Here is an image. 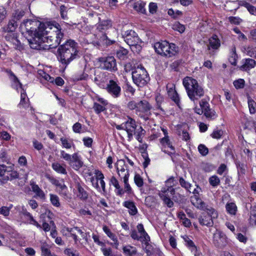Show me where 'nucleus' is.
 I'll return each instance as SVG.
<instances>
[{"label":"nucleus","instance_id":"f257e3e1","mask_svg":"<svg viewBox=\"0 0 256 256\" xmlns=\"http://www.w3.org/2000/svg\"><path fill=\"white\" fill-rule=\"evenodd\" d=\"M22 28L30 36L28 40L33 49L55 48L60 44L64 36L57 23H42L28 20L24 22Z\"/></svg>","mask_w":256,"mask_h":256},{"label":"nucleus","instance_id":"f03ea898","mask_svg":"<svg viewBox=\"0 0 256 256\" xmlns=\"http://www.w3.org/2000/svg\"><path fill=\"white\" fill-rule=\"evenodd\" d=\"M58 59L64 64L68 65L75 59L78 55V45L74 40H69L58 48Z\"/></svg>","mask_w":256,"mask_h":256},{"label":"nucleus","instance_id":"7ed1b4c3","mask_svg":"<svg viewBox=\"0 0 256 256\" xmlns=\"http://www.w3.org/2000/svg\"><path fill=\"white\" fill-rule=\"evenodd\" d=\"M182 83L188 98L192 101L198 100L204 96V89L195 79L186 77L184 79Z\"/></svg>","mask_w":256,"mask_h":256},{"label":"nucleus","instance_id":"20e7f679","mask_svg":"<svg viewBox=\"0 0 256 256\" xmlns=\"http://www.w3.org/2000/svg\"><path fill=\"white\" fill-rule=\"evenodd\" d=\"M122 37L132 51L137 53L140 51L142 41L134 31L132 30L126 31L122 34Z\"/></svg>","mask_w":256,"mask_h":256},{"label":"nucleus","instance_id":"39448f33","mask_svg":"<svg viewBox=\"0 0 256 256\" xmlns=\"http://www.w3.org/2000/svg\"><path fill=\"white\" fill-rule=\"evenodd\" d=\"M132 78L134 83L140 87L147 84L150 79L147 72L142 66H138L132 71Z\"/></svg>","mask_w":256,"mask_h":256},{"label":"nucleus","instance_id":"423d86ee","mask_svg":"<svg viewBox=\"0 0 256 256\" xmlns=\"http://www.w3.org/2000/svg\"><path fill=\"white\" fill-rule=\"evenodd\" d=\"M116 128L118 130H125L128 134V140H132L134 132L136 130V124L134 120L129 118L128 120L121 124H116Z\"/></svg>","mask_w":256,"mask_h":256},{"label":"nucleus","instance_id":"0eeeda50","mask_svg":"<svg viewBox=\"0 0 256 256\" xmlns=\"http://www.w3.org/2000/svg\"><path fill=\"white\" fill-rule=\"evenodd\" d=\"M100 67L103 69L111 72L117 70L116 60L113 56L100 58H99Z\"/></svg>","mask_w":256,"mask_h":256},{"label":"nucleus","instance_id":"6e6552de","mask_svg":"<svg viewBox=\"0 0 256 256\" xmlns=\"http://www.w3.org/2000/svg\"><path fill=\"white\" fill-rule=\"evenodd\" d=\"M162 130L163 132L164 136L160 139V142L162 148V150L166 153V148H170L172 152H170L169 154H174V148L172 146V144L170 141L168 135V131L166 129L164 128H162Z\"/></svg>","mask_w":256,"mask_h":256},{"label":"nucleus","instance_id":"1a4fd4ad","mask_svg":"<svg viewBox=\"0 0 256 256\" xmlns=\"http://www.w3.org/2000/svg\"><path fill=\"white\" fill-rule=\"evenodd\" d=\"M108 92L114 98H118L121 94V88L116 82L110 80L106 85Z\"/></svg>","mask_w":256,"mask_h":256},{"label":"nucleus","instance_id":"9d476101","mask_svg":"<svg viewBox=\"0 0 256 256\" xmlns=\"http://www.w3.org/2000/svg\"><path fill=\"white\" fill-rule=\"evenodd\" d=\"M213 242L216 247L224 248L228 244L227 238L222 232L216 230L214 234Z\"/></svg>","mask_w":256,"mask_h":256},{"label":"nucleus","instance_id":"9b49d317","mask_svg":"<svg viewBox=\"0 0 256 256\" xmlns=\"http://www.w3.org/2000/svg\"><path fill=\"white\" fill-rule=\"evenodd\" d=\"M116 168L118 173L120 177L123 178L126 177L129 178V172L124 160H118L116 163Z\"/></svg>","mask_w":256,"mask_h":256},{"label":"nucleus","instance_id":"f8f14e48","mask_svg":"<svg viewBox=\"0 0 256 256\" xmlns=\"http://www.w3.org/2000/svg\"><path fill=\"white\" fill-rule=\"evenodd\" d=\"M166 89L168 97L179 106L180 99L175 90V85L173 83H168L166 85Z\"/></svg>","mask_w":256,"mask_h":256},{"label":"nucleus","instance_id":"ddd939ff","mask_svg":"<svg viewBox=\"0 0 256 256\" xmlns=\"http://www.w3.org/2000/svg\"><path fill=\"white\" fill-rule=\"evenodd\" d=\"M200 108L204 111V114L207 118L214 119L216 117V112L210 108V104L206 101L202 100L200 102Z\"/></svg>","mask_w":256,"mask_h":256},{"label":"nucleus","instance_id":"4468645a","mask_svg":"<svg viewBox=\"0 0 256 256\" xmlns=\"http://www.w3.org/2000/svg\"><path fill=\"white\" fill-rule=\"evenodd\" d=\"M68 164L73 169L78 170L84 164L78 152H75L72 154V157L68 162Z\"/></svg>","mask_w":256,"mask_h":256},{"label":"nucleus","instance_id":"2eb2a0df","mask_svg":"<svg viewBox=\"0 0 256 256\" xmlns=\"http://www.w3.org/2000/svg\"><path fill=\"white\" fill-rule=\"evenodd\" d=\"M158 196L168 208H172L174 206V202L170 198V197L173 195H170V192L166 191L165 189H161Z\"/></svg>","mask_w":256,"mask_h":256},{"label":"nucleus","instance_id":"dca6fc26","mask_svg":"<svg viewBox=\"0 0 256 256\" xmlns=\"http://www.w3.org/2000/svg\"><path fill=\"white\" fill-rule=\"evenodd\" d=\"M4 38L16 47L20 45V40L18 39L17 34L14 32H4Z\"/></svg>","mask_w":256,"mask_h":256},{"label":"nucleus","instance_id":"f3484780","mask_svg":"<svg viewBox=\"0 0 256 256\" xmlns=\"http://www.w3.org/2000/svg\"><path fill=\"white\" fill-rule=\"evenodd\" d=\"M190 201L192 204L198 209L204 210L206 208V204L202 201L200 196H192L190 197Z\"/></svg>","mask_w":256,"mask_h":256},{"label":"nucleus","instance_id":"a211bd4d","mask_svg":"<svg viewBox=\"0 0 256 256\" xmlns=\"http://www.w3.org/2000/svg\"><path fill=\"white\" fill-rule=\"evenodd\" d=\"M47 178L52 184L57 186L62 191V194L64 195L66 194V186L64 182H60L54 178L50 176H48Z\"/></svg>","mask_w":256,"mask_h":256},{"label":"nucleus","instance_id":"6ab92c4d","mask_svg":"<svg viewBox=\"0 0 256 256\" xmlns=\"http://www.w3.org/2000/svg\"><path fill=\"white\" fill-rule=\"evenodd\" d=\"M168 43L167 41L156 42L154 44L156 52L159 54L164 56L166 49V48L168 46Z\"/></svg>","mask_w":256,"mask_h":256},{"label":"nucleus","instance_id":"aec40b11","mask_svg":"<svg viewBox=\"0 0 256 256\" xmlns=\"http://www.w3.org/2000/svg\"><path fill=\"white\" fill-rule=\"evenodd\" d=\"M18 26V22L15 20L10 19L8 24L2 29L3 32H14Z\"/></svg>","mask_w":256,"mask_h":256},{"label":"nucleus","instance_id":"412c9836","mask_svg":"<svg viewBox=\"0 0 256 256\" xmlns=\"http://www.w3.org/2000/svg\"><path fill=\"white\" fill-rule=\"evenodd\" d=\"M122 250L126 256H139L136 248L130 245L123 246Z\"/></svg>","mask_w":256,"mask_h":256},{"label":"nucleus","instance_id":"4be33fe9","mask_svg":"<svg viewBox=\"0 0 256 256\" xmlns=\"http://www.w3.org/2000/svg\"><path fill=\"white\" fill-rule=\"evenodd\" d=\"M166 52L164 56L166 57H172L174 56L178 52V48L173 43H168V46L166 47Z\"/></svg>","mask_w":256,"mask_h":256},{"label":"nucleus","instance_id":"5701e85b","mask_svg":"<svg viewBox=\"0 0 256 256\" xmlns=\"http://www.w3.org/2000/svg\"><path fill=\"white\" fill-rule=\"evenodd\" d=\"M150 108L151 106L146 100H140L138 102L137 112H146L149 111Z\"/></svg>","mask_w":256,"mask_h":256},{"label":"nucleus","instance_id":"b1692460","mask_svg":"<svg viewBox=\"0 0 256 256\" xmlns=\"http://www.w3.org/2000/svg\"><path fill=\"white\" fill-rule=\"evenodd\" d=\"M137 229L138 233L140 234V236H141V238H142L144 243L146 245H148L149 241L150 240V238L147 232L145 231L144 226L142 224H138L137 226Z\"/></svg>","mask_w":256,"mask_h":256},{"label":"nucleus","instance_id":"393cba45","mask_svg":"<svg viewBox=\"0 0 256 256\" xmlns=\"http://www.w3.org/2000/svg\"><path fill=\"white\" fill-rule=\"evenodd\" d=\"M60 141L62 148L70 149L72 148H74L75 147V145L72 140L62 136L60 138Z\"/></svg>","mask_w":256,"mask_h":256},{"label":"nucleus","instance_id":"a878e982","mask_svg":"<svg viewBox=\"0 0 256 256\" xmlns=\"http://www.w3.org/2000/svg\"><path fill=\"white\" fill-rule=\"evenodd\" d=\"M28 101L26 94L25 91L22 89L20 92V101L18 104L20 108H28L29 106Z\"/></svg>","mask_w":256,"mask_h":256},{"label":"nucleus","instance_id":"bb28decb","mask_svg":"<svg viewBox=\"0 0 256 256\" xmlns=\"http://www.w3.org/2000/svg\"><path fill=\"white\" fill-rule=\"evenodd\" d=\"M70 232V236L74 240L76 244H77L78 242L79 241L77 236L78 234H80L82 237L84 238V232L78 227L71 228Z\"/></svg>","mask_w":256,"mask_h":256},{"label":"nucleus","instance_id":"cd10ccee","mask_svg":"<svg viewBox=\"0 0 256 256\" xmlns=\"http://www.w3.org/2000/svg\"><path fill=\"white\" fill-rule=\"evenodd\" d=\"M123 205L128 209V212L130 215L134 216L138 213L137 208L133 202L126 201L124 202Z\"/></svg>","mask_w":256,"mask_h":256},{"label":"nucleus","instance_id":"c85d7f7f","mask_svg":"<svg viewBox=\"0 0 256 256\" xmlns=\"http://www.w3.org/2000/svg\"><path fill=\"white\" fill-rule=\"evenodd\" d=\"M174 185V178L171 177L166 182V186L162 189H165L166 191L168 192L170 195H174L175 192V189L172 188Z\"/></svg>","mask_w":256,"mask_h":256},{"label":"nucleus","instance_id":"c756f323","mask_svg":"<svg viewBox=\"0 0 256 256\" xmlns=\"http://www.w3.org/2000/svg\"><path fill=\"white\" fill-rule=\"evenodd\" d=\"M65 166L66 165L63 166L58 162H53L52 164V167L55 172L62 174H67Z\"/></svg>","mask_w":256,"mask_h":256},{"label":"nucleus","instance_id":"7c9ffc66","mask_svg":"<svg viewBox=\"0 0 256 256\" xmlns=\"http://www.w3.org/2000/svg\"><path fill=\"white\" fill-rule=\"evenodd\" d=\"M256 66V61L252 58L245 60L244 64L240 67V69L243 70H248L254 68Z\"/></svg>","mask_w":256,"mask_h":256},{"label":"nucleus","instance_id":"2f4dec72","mask_svg":"<svg viewBox=\"0 0 256 256\" xmlns=\"http://www.w3.org/2000/svg\"><path fill=\"white\" fill-rule=\"evenodd\" d=\"M220 45V40L216 36H214L209 39L208 49H218Z\"/></svg>","mask_w":256,"mask_h":256},{"label":"nucleus","instance_id":"473e14b6","mask_svg":"<svg viewBox=\"0 0 256 256\" xmlns=\"http://www.w3.org/2000/svg\"><path fill=\"white\" fill-rule=\"evenodd\" d=\"M213 219L214 218H210V216H204L198 218V221L202 225L211 226L214 224Z\"/></svg>","mask_w":256,"mask_h":256},{"label":"nucleus","instance_id":"72a5a7b5","mask_svg":"<svg viewBox=\"0 0 256 256\" xmlns=\"http://www.w3.org/2000/svg\"><path fill=\"white\" fill-rule=\"evenodd\" d=\"M8 73L9 75L10 78L12 82V86L16 90H18V88H22V84L20 82L18 78L14 75V74L11 70L8 71Z\"/></svg>","mask_w":256,"mask_h":256},{"label":"nucleus","instance_id":"f704fd0d","mask_svg":"<svg viewBox=\"0 0 256 256\" xmlns=\"http://www.w3.org/2000/svg\"><path fill=\"white\" fill-rule=\"evenodd\" d=\"M238 4L240 6L245 7L250 14L256 16V8L252 6L249 2L240 0Z\"/></svg>","mask_w":256,"mask_h":256},{"label":"nucleus","instance_id":"c9c22d12","mask_svg":"<svg viewBox=\"0 0 256 256\" xmlns=\"http://www.w3.org/2000/svg\"><path fill=\"white\" fill-rule=\"evenodd\" d=\"M146 3L142 0H138L136 2L134 5V8L138 12L141 14H145L146 10L145 8Z\"/></svg>","mask_w":256,"mask_h":256},{"label":"nucleus","instance_id":"e433bc0d","mask_svg":"<svg viewBox=\"0 0 256 256\" xmlns=\"http://www.w3.org/2000/svg\"><path fill=\"white\" fill-rule=\"evenodd\" d=\"M76 188L78 190V192L76 193L77 196L82 200L87 199L88 197V194L80 184H77Z\"/></svg>","mask_w":256,"mask_h":256},{"label":"nucleus","instance_id":"4c0bfd02","mask_svg":"<svg viewBox=\"0 0 256 256\" xmlns=\"http://www.w3.org/2000/svg\"><path fill=\"white\" fill-rule=\"evenodd\" d=\"M32 192H34L36 194L37 196L42 199L44 198L45 194L44 192L37 184H32Z\"/></svg>","mask_w":256,"mask_h":256},{"label":"nucleus","instance_id":"58836bf2","mask_svg":"<svg viewBox=\"0 0 256 256\" xmlns=\"http://www.w3.org/2000/svg\"><path fill=\"white\" fill-rule=\"evenodd\" d=\"M226 209L228 213L235 215L237 210V206L234 202L228 203L226 204Z\"/></svg>","mask_w":256,"mask_h":256},{"label":"nucleus","instance_id":"ea45409f","mask_svg":"<svg viewBox=\"0 0 256 256\" xmlns=\"http://www.w3.org/2000/svg\"><path fill=\"white\" fill-rule=\"evenodd\" d=\"M136 136V139L140 142H142V136L144 134L145 130L140 126L134 132Z\"/></svg>","mask_w":256,"mask_h":256},{"label":"nucleus","instance_id":"a19ab883","mask_svg":"<svg viewBox=\"0 0 256 256\" xmlns=\"http://www.w3.org/2000/svg\"><path fill=\"white\" fill-rule=\"evenodd\" d=\"M238 56L236 54V49L235 47L232 48L230 56L229 58V62L234 66L236 64Z\"/></svg>","mask_w":256,"mask_h":256},{"label":"nucleus","instance_id":"79ce46f5","mask_svg":"<svg viewBox=\"0 0 256 256\" xmlns=\"http://www.w3.org/2000/svg\"><path fill=\"white\" fill-rule=\"evenodd\" d=\"M116 54L117 57H118L120 59L124 60L127 58L128 50L123 48H120L118 50H117Z\"/></svg>","mask_w":256,"mask_h":256},{"label":"nucleus","instance_id":"37998d69","mask_svg":"<svg viewBox=\"0 0 256 256\" xmlns=\"http://www.w3.org/2000/svg\"><path fill=\"white\" fill-rule=\"evenodd\" d=\"M204 210H206L208 213V216H210V218H212L214 219L217 218L218 214L216 211L212 208L206 205V208H205Z\"/></svg>","mask_w":256,"mask_h":256},{"label":"nucleus","instance_id":"c03bdc74","mask_svg":"<svg viewBox=\"0 0 256 256\" xmlns=\"http://www.w3.org/2000/svg\"><path fill=\"white\" fill-rule=\"evenodd\" d=\"M92 108L94 112L98 114H100V112L104 111L106 110L104 106L101 105L97 102H94Z\"/></svg>","mask_w":256,"mask_h":256},{"label":"nucleus","instance_id":"a18cd8bd","mask_svg":"<svg viewBox=\"0 0 256 256\" xmlns=\"http://www.w3.org/2000/svg\"><path fill=\"white\" fill-rule=\"evenodd\" d=\"M24 12L22 10H16L12 14L11 19L15 20L16 22L19 20L24 15Z\"/></svg>","mask_w":256,"mask_h":256},{"label":"nucleus","instance_id":"49530a36","mask_svg":"<svg viewBox=\"0 0 256 256\" xmlns=\"http://www.w3.org/2000/svg\"><path fill=\"white\" fill-rule=\"evenodd\" d=\"M64 254L67 256H79L78 251L73 248H66L64 250Z\"/></svg>","mask_w":256,"mask_h":256},{"label":"nucleus","instance_id":"de8ad7c7","mask_svg":"<svg viewBox=\"0 0 256 256\" xmlns=\"http://www.w3.org/2000/svg\"><path fill=\"white\" fill-rule=\"evenodd\" d=\"M50 200L54 206L56 207L60 206L59 198L56 195L50 194Z\"/></svg>","mask_w":256,"mask_h":256},{"label":"nucleus","instance_id":"09e8293b","mask_svg":"<svg viewBox=\"0 0 256 256\" xmlns=\"http://www.w3.org/2000/svg\"><path fill=\"white\" fill-rule=\"evenodd\" d=\"M209 182L212 186H216L220 183V180L216 176H212L209 178Z\"/></svg>","mask_w":256,"mask_h":256},{"label":"nucleus","instance_id":"8fccbe9b","mask_svg":"<svg viewBox=\"0 0 256 256\" xmlns=\"http://www.w3.org/2000/svg\"><path fill=\"white\" fill-rule=\"evenodd\" d=\"M172 28L175 30L179 32L180 33H182L185 30V26L179 22H176L172 26Z\"/></svg>","mask_w":256,"mask_h":256},{"label":"nucleus","instance_id":"3c124183","mask_svg":"<svg viewBox=\"0 0 256 256\" xmlns=\"http://www.w3.org/2000/svg\"><path fill=\"white\" fill-rule=\"evenodd\" d=\"M248 104L250 112L251 114H254L256 112V102L252 99H248Z\"/></svg>","mask_w":256,"mask_h":256},{"label":"nucleus","instance_id":"603ef678","mask_svg":"<svg viewBox=\"0 0 256 256\" xmlns=\"http://www.w3.org/2000/svg\"><path fill=\"white\" fill-rule=\"evenodd\" d=\"M233 84L236 89L242 88L244 86L245 82L244 79L240 78L234 80Z\"/></svg>","mask_w":256,"mask_h":256},{"label":"nucleus","instance_id":"864d4df0","mask_svg":"<svg viewBox=\"0 0 256 256\" xmlns=\"http://www.w3.org/2000/svg\"><path fill=\"white\" fill-rule=\"evenodd\" d=\"M224 134L222 130L216 128L211 134V136L214 138L220 139Z\"/></svg>","mask_w":256,"mask_h":256},{"label":"nucleus","instance_id":"5fc2aeb1","mask_svg":"<svg viewBox=\"0 0 256 256\" xmlns=\"http://www.w3.org/2000/svg\"><path fill=\"white\" fill-rule=\"evenodd\" d=\"M198 150L200 153L203 156H206L208 152V148L203 144H200L198 146Z\"/></svg>","mask_w":256,"mask_h":256},{"label":"nucleus","instance_id":"6e6d98bb","mask_svg":"<svg viewBox=\"0 0 256 256\" xmlns=\"http://www.w3.org/2000/svg\"><path fill=\"white\" fill-rule=\"evenodd\" d=\"M60 158L64 160L68 161V162H70V159H72V154H70L67 152H66L64 150H61L60 151Z\"/></svg>","mask_w":256,"mask_h":256},{"label":"nucleus","instance_id":"4d7b16f0","mask_svg":"<svg viewBox=\"0 0 256 256\" xmlns=\"http://www.w3.org/2000/svg\"><path fill=\"white\" fill-rule=\"evenodd\" d=\"M134 181L136 184L139 188L142 187L144 184L143 180L139 174L135 175Z\"/></svg>","mask_w":256,"mask_h":256},{"label":"nucleus","instance_id":"13d9d810","mask_svg":"<svg viewBox=\"0 0 256 256\" xmlns=\"http://www.w3.org/2000/svg\"><path fill=\"white\" fill-rule=\"evenodd\" d=\"M180 183L181 186L184 188H185L186 190H187L188 191L190 192V188L191 187V184L188 183V182H186L183 178H180Z\"/></svg>","mask_w":256,"mask_h":256},{"label":"nucleus","instance_id":"bf43d9fd","mask_svg":"<svg viewBox=\"0 0 256 256\" xmlns=\"http://www.w3.org/2000/svg\"><path fill=\"white\" fill-rule=\"evenodd\" d=\"M124 179V192L128 194H131L132 192V188L128 183V178L126 177Z\"/></svg>","mask_w":256,"mask_h":256},{"label":"nucleus","instance_id":"052dcab7","mask_svg":"<svg viewBox=\"0 0 256 256\" xmlns=\"http://www.w3.org/2000/svg\"><path fill=\"white\" fill-rule=\"evenodd\" d=\"M110 238L113 242H112L111 243L112 246L116 249H118L119 246V242L116 235L114 234H112L110 236Z\"/></svg>","mask_w":256,"mask_h":256},{"label":"nucleus","instance_id":"680f3d73","mask_svg":"<svg viewBox=\"0 0 256 256\" xmlns=\"http://www.w3.org/2000/svg\"><path fill=\"white\" fill-rule=\"evenodd\" d=\"M130 236L134 240H140L142 242L144 243L142 238H141V236H139L136 230H132L130 233Z\"/></svg>","mask_w":256,"mask_h":256},{"label":"nucleus","instance_id":"e2e57ef3","mask_svg":"<svg viewBox=\"0 0 256 256\" xmlns=\"http://www.w3.org/2000/svg\"><path fill=\"white\" fill-rule=\"evenodd\" d=\"M149 12L150 13L155 14L158 10L157 4L155 2H150L148 6Z\"/></svg>","mask_w":256,"mask_h":256},{"label":"nucleus","instance_id":"0e129e2a","mask_svg":"<svg viewBox=\"0 0 256 256\" xmlns=\"http://www.w3.org/2000/svg\"><path fill=\"white\" fill-rule=\"evenodd\" d=\"M0 138L2 140L8 141L10 140L11 136L6 131H2L0 132Z\"/></svg>","mask_w":256,"mask_h":256},{"label":"nucleus","instance_id":"69168bd1","mask_svg":"<svg viewBox=\"0 0 256 256\" xmlns=\"http://www.w3.org/2000/svg\"><path fill=\"white\" fill-rule=\"evenodd\" d=\"M88 77V74L84 73V72H82L80 75H78V74L75 75L74 78V80H76V81L84 80H86Z\"/></svg>","mask_w":256,"mask_h":256},{"label":"nucleus","instance_id":"338daca9","mask_svg":"<svg viewBox=\"0 0 256 256\" xmlns=\"http://www.w3.org/2000/svg\"><path fill=\"white\" fill-rule=\"evenodd\" d=\"M7 11L3 6H0V22H1L6 16Z\"/></svg>","mask_w":256,"mask_h":256},{"label":"nucleus","instance_id":"774afa93","mask_svg":"<svg viewBox=\"0 0 256 256\" xmlns=\"http://www.w3.org/2000/svg\"><path fill=\"white\" fill-rule=\"evenodd\" d=\"M41 250L42 256H48L51 254L50 250L46 245H43L41 246Z\"/></svg>","mask_w":256,"mask_h":256}]
</instances>
